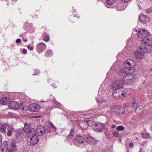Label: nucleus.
I'll return each instance as SVG.
<instances>
[{"label":"nucleus","mask_w":152,"mask_h":152,"mask_svg":"<svg viewBox=\"0 0 152 152\" xmlns=\"http://www.w3.org/2000/svg\"><path fill=\"white\" fill-rule=\"evenodd\" d=\"M126 69L123 68L122 70H120L119 72V74L121 77H123V80L124 83L131 84L135 80V76L133 75L128 74V72H126Z\"/></svg>","instance_id":"nucleus-1"},{"label":"nucleus","mask_w":152,"mask_h":152,"mask_svg":"<svg viewBox=\"0 0 152 152\" xmlns=\"http://www.w3.org/2000/svg\"><path fill=\"white\" fill-rule=\"evenodd\" d=\"M146 47L143 43L140 44L138 49L135 52L134 54L136 57L142 59L144 58V54L145 53H150L152 52V49H148L147 50Z\"/></svg>","instance_id":"nucleus-2"},{"label":"nucleus","mask_w":152,"mask_h":152,"mask_svg":"<svg viewBox=\"0 0 152 152\" xmlns=\"http://www.w3.org/2000/svg\"><path fill=\"white\" fill-rule=\"evenodd\" d=\"M124 82L122 80H115L112 84V88L113 90H121L122 89Z\"/></svg>","instance_id":"nucleus-3"},{"label":"nucleus","mask_w":152,"mask_h":152,"mask_svg":"<svg viewBox=\"0 0 152 152\" xmlns=\"http://www.w3.org/2000/svg\"><path fill=\"white\" fill-rule=\"evenodd\" d=\"M0 102L2 104H19L17 102L14 101L10 102V99L6 96L1 98L0 100Z\"/></svg>","instance_id":"nucleus-4"},{"label":"nucleus","mask_w":152,"mask_h":152,"mask_svg":"<svg viewBox=\"0 0 152 152\" xmlns=\"http://www.w3.org/2000/svg\"><path fill=\"white\" fill-rule=\"evenodd\" d=\"M86 135L84 134L82 132L81 134H77L75 137V140L76 142L79 144H82L85 140Z\"/></svg>","instance_id":"nucleus-5"},{"label":"nucleus","mask_w":152,"mask_h":152,"mask_svg":"<svg viewBox=\"0 0 152 152\" xmlns=\"http://www.w3.org/2000/svg\"><path fill=\"white\" fill-rule=\"evenodd\" d=\"M110 110L114 112L119 114L124 113L125 112V109L119 105H115L113 107H111Z\"/></svg>","instance_id":"nucleus-6"},{"label":"nucleus","mask_w":152,"mask_h":152,"mask_svg":"<svg viewBox=\"0 0 152 152\" xmlns=\"http://www.w3.org/2000/svg\"><path fill=\"white\" fill-rule=\"evenodd\" d=\"M101 92L102 89L101 87H100V88H99L98 91V96L99 98V99L97 98H96V100L98 103H102L103 102H104L106 100V99L104 98L106 97V94L103 95V96H102V95H101Z\"/></svg>","instance_id":"nucleus-7"},{"label":"nucleus","mask_w":152,"mask_h":152,"mask_svg":"<svg viewBox=\"0 0 152 152\" xmlns=\"http://www.w3.org/2000/svg\"><path fill=\"white\" fill-rule=\"evenodd\" d=\"M149 35V32L144 29H140L138 31L137 36L139 38H143Z\"/></svg>","instance_id":"nucleus-8"},{"label":"nucleus","mask_w":152,"mask_h":152,"mask_svg":"<svg viewBox=\"0 0 152 152\" xmlns=\"http://www.w3.org/2000/svg\"><path fill=\"white\" fill-rule=\"evenodd\" d=\"M104 124L99 123H95L93 126V129L95 131L100 132L102 131L104 128Z\"/></svg>","instance_id":"nucleus-9"},{"label":"nucleus","mask_w":152,"mask_h":152,"mask_svg":"<svg viewBox=\"0 0 152 152\" xmlns=\"http://www.w3.org/2000/svg\"><path fill=\"white\" fill-rule=\"evenodd\" d=\"M141 43H143L145 45L146 47V49H152V38H147L146 40L144 42H142Z\"/></svg>","instance_id":"nucleus-10"},{"label":"nucleus","mask_w":152,"mask_h":152,"mask_svg":"<svg viewBox=\"0 0 152 152\" xmlns=\"http://www.w3.org/2000/svg\"><path fill=\"white\" fill-rule=\"evenodd\" d=\"M113 92V96L114 98L117 99H119L123 96L124 94L123 92H120V90H114Z\"/></svg>","instance_id":"nucleus-11"},{"label":"nucleus","mask_w":152,"mask_h":152,"mask_svg":"<svg viewBox=\"0 0 152 152\" xmlns=\"http://www.w3.org/2000/svg\"><path fill=\"white\" fill-rule=\"evenodd\" d=\"M16 143L15 141L12 140L11 142L7 148V151L9 152H12L16 149Z\"/></svg>","instance_id":"nucleus-12"},{"label":"nucleus","mask_w":152,"mask_h":152,"mask_svg":"<svg viewBox=\"0 0 152 152\" xmlns=\"http://www.w3.org/2000/svg\"><path fill=\"white\" fill-rule=\"evenodd\" d=\"M46 48V45L42 43H40L38 44L36 47L37 51L39 53L42 52L45 50Z\"/></svg>","instance_id":"nucleus-13"},{"label":"nucleus","mask_w":152,"mask_h":152,"mask_svg":"<svg viewBox=\"0 0 152 152\" xmlns=\"http://www.w3.org/2000/svg\"><path fill=\"white\" fill-rule=\"evenodd\" d=\"M40 108L39 105H29L28 107L29 111L33 112L38 111Z\"/></svg>","instance_id":"nucleus-14"},{"label":"nucleus","mask_w":152,"mask_h":152,"mask_svg":"<svg viewBox=\"0 0 152 152\" xmlns=\"http://www.w3.org/2000/svg\"><path fill=\"white\" fill-rule=\"evenodd\" d=\"M139 18L140 21L142 23H145L149 21V18L147 15H144L143 14H141L139 16Z\"/></svg>","instance_id":"nucleus-15"},{"label":"nucleus","mask_w":152,"mask_h":152,"mask_svg":"<svg viewBox=\"0 0 152 152\" xmlns=\"http://www.w3.org/2000/svg\"><path fill=\"white\" fill-rule=\"evenodd\" d=\"M85 141L86 142L91 145L95 144L96 142L95 139L89 135H86Z\"/></svg>","instance_id":"nucleus-16"},{"label":"nucleus","mask_w":152,"mask_h":152,"mask_svg":"<svg viewBox=\"0 0 152 152\" xmlns=\"http://www.w3.org/2000/svg\"><path fill=\"white\" fill-rule=\"evenodd\" d=\"M37 131L39 136L43 135L45 132V128L42 125H40L37 126Z\"/></svg>","instance_id":"nucleus-17"},{"label":"nucleus","mask_w":152,"mask_h":152,"mask_svg":"<svg viewBox=\"0 0 152 152\" xmlns=\"http://www.w3.org/2000/svg\"><path fill=\"white\" fill-rule=\"evenodd\" d=\"M27 136L30 138L32 137L33 136H36V131L35 129H32L28 130L27 132Z\"/></svg>","instance_id":"nucleus-18"},{"label":"nucleus","mask_w":152,"mask_h":152,"mask_svg":"<svg viewBox=\"0 0 152 152\" xmlns=\"http://www.w3.org/2000/svg\"><path fill=\"white\" fill-rule=\"evenodd\" d=\"M38 137L37 136H33L30 140V144L31 146H34L36 145L38 141Z\"/></svg>","instance_id":"nucleus-19"},{"label":"nucleus","mask_w":152,"mask_h":152,"mask_svg":"<svg viewBox=\"0 0 152 152\" xmlns=\"http://www.w3.org/2000/svg\"><path fill=\"white\" fill-rule=\"evenodd\" d=\"M126 69V72H127L128 74L133 73L135 71V69L133 65H132L129 67H127Z\"/></svg>","instance_id":"nucleus-20"},{"label":"nucleus","mask_w":152,"mask_h":152,"mask_svg":"<svg viewBox=\"0 0 152 152\" xmlns=\"http://www.w3.org/2000/svg\"><path fill=\"white\" fill-rule=\"evenodd\" d=\"M6 126L5 124H0V131L3 133H5L6 129Z\"/></svg>","instance_id":"nucleus-21"},{"label":"nucleus","mask_w":152,"mask_h":152,"mask_svg":"<svg viewBox=\"0 0 152 152\" xmlns=\"http://www.w3.org/2000/svg\"><path fill=\"white\" fill-rule=\"evenodd\" d=\"M8 144L9 142H8L5 141L2 143L1 147L2 148H5V150L6 151L7 150Z\"/></svg>","instance_id":"nucleus-22"},{"label":"nucleus","mask_w":152,"mask_h":152,"mask_svg":"<svg viewBox=\"0 0 152 152\" xmlns=\"http://www.w3.org/2000/svg\"><path fill=\"white\" fill-rule=\"evenodd\" d=\"M124 68L126 69V68L127 67V66L128 67H129L132 65L127 60L125 61L124 63Z\"/></svg>","instance_id":"nucleus-23"},{"label":"nucleus","mask_w":152,"mask_h":152,"mask_svg":"<svg viewBox=\"0 0 152 152\" xmlns=\"http://www.w3.org/2000/svg\"><path fill=\"white\" fill-rule=\"evenodd\" d=\"M30 128V125L26 124H25V126L23 128V131L25 132H27L29 130Z\"/></svg>","instance_id":"nucleus-24"},{"label":"nucleus","mask_w":152,"mask_h":152,"mask_svg":"<svg viewBox=\"0 0 152 152\" xmlns=\"http://www.w3.org/2000/svg\"><path fill=\"white\" fill-rule=\"evenodd\" d=\"M9 107L12 109H18L20 108V105H8Z\"/></svg>","instance_id":"nucleus-25"},{"label":"nucleus","mask_w":152,"mask_h":152,"mask_svg":"<svg viewBox=\"0 0 152 152\" xmlns=\"http://www.w3.org/2000/svg\"><path fill=\"white\" fill-rule=\"evenodd\" d=\"M116 0H106L107 3L109 5H112L115 3Z\"/></svg>","instance_id":"nucleus-26"},{"label":"nucleus","mask_w":152,"mask_h":152,"mask_svg":"<svg viewBox=\"0 0 152 152\" xmlns=\"http://www.w3.org/2000/svg\"><path fill=\"white\" fill-rule=\"evenodd\" d=\"M13 128L12 127H11L10 128V129L7 132V135L8 136H10L12 135V132L13 131Z\"/></svg>","instance_id":"nucleus-27"},{"label":"nucleus","mask_w":152,"mask_h":152,"mask_svg":"<svg viewBox=\"0 0 152 152\" xmlns=\"http://www.w3.org/2000/svg\"><path fill=\"white\" fill-rule=\"evenodd\" d=\"M149 133L147 132L143 133L142 135L143 138L145 139H146L149 136Z\"/></svg>","instance_id":"nucleus-28"},{"label":"nucleus","mask_w":152,"mask_h":152,"mask_svg":"<svg viewBox=\"0 0 152 152\" xmlns=\"http://www.w3.org/2000/svg\"><path fill=\"white\" fill-rule=\"evenodd\" d=\"M116 129L118 131H122L124 130V128L123 126H119L117 127Z\"/></svg>","instance_id":"nucleus-29"},{"label":"nucleus","mask_w":152,"mask_h":152,"mask_svg":"<svg viewBox=\"0 0 152 152\" xmlns=\"http://www.w3.org/2000/svg\"><path fill=\"white\" fill-rule=\"evenodd\" d=\"M49 39V37L48 35H45L43 37V40L46 41L48 42Z\"/></svg>","instance_id":"nucleus-30"},{"label":"nucleus","mask_w":152,"mask_h":152,"mask_svg":"<svg viewBox=\"0 0 152 152\" xmlns=\"http://www.w3.org/2000/svg\"><path fill=\"white\" fill-rule=\"evenodd\" d=\"M141 105H137V106L136 107L135 111H139V110H141L140 108Z\"/></svg>","instance_id":"nucleus-31"},{"label":"nucleus","mask_w":152,"mask_h":152,"mask_svg":"<svg viewBox=\"0 0 152 152\" xmlns=\"http://www.w3.org/2000/svg\"><path fill=\"white\" fill-rule=\"evenodd\" d=\"M23 106V105H20V108L19 109H20L21 112H24L25 110Z\"/></svg>","instance_id":"nucleus-32"},{"label":"nucleus","mask_w":152,"mask_h":152,"mask_svg":"<svg viewBox=\"0 0 152 152\" xmlns=\"http://www.w3.org/2000/svg\"><path fill=\"white\" fill-rule=\"evenodd\" d=\"M73 131H74V129H72L70 130V134L69 135V136H71L72 137L73 136V134H74V133L73 132Z\"/></svg>","instance_id":"nucleus-33"},{"label":"nucleus","mask_w":152,"mask_h":152,"mask_svg":"<svg viewBox=\"0 0 152 152\" xmlns=\"http://www.w3.org/2000/svg\"><path fill=\"white\" fill-rule=\"evenodd\" d=\"M118 134H119L118 132L116 131V132H115L114 133V136L115 137H117L118 136Z\"/></svg>","instance_id":"nucleus-34"},{"label":"nucleus","mask_w":152,"mask_h":152,"mask_svg":"<svg viewBox=\"0 0 152 152\" xmlns=\"http://www.w3.org/2000/svg\"><path fill=\"white\" fill-rule=\"evenodd\" d=\"M90 121L89 119L88 118H86L84 119V122H86L87 124H88L89 122Z\"/></svg>","instance_id":"nucleus-35"},{"label":"nucleus","mask_w":152,"mask_h":152,"mask_svg":"<svg viewBox=\"0 0 152 152\" xmlns=\"http://www.w3.org/2000/svg\"><path fill=\"white\" fill-rule=\"evenodd\" d=\"M28 49L29 50L31 51H32L33 50V48L32 47H30V45H28Z\"/></svg>","instance_id":"nucleus-36"},{"label":"nucleus","mask_w":152,"mask_h":152,"mask_svg":"<svg viewBox=\"0 0 152 152\" xmlns=\"http://www.w3.org/2000/svg\"><path fill=\"white\" fill-rule=\"evenodd\" d=\"M50 125L54 130L56 129V127L53 125V123H51L50 124Z\"/></svg>","instance_id":"nucleus-37"},{"label":"nucleus","mask_w":152,"mask_h":152,"mask_svg":"<svg viewBox=\"0 0 152 152\" xmlns=\"http://www.w3.org/2000/svg\"><path fill=\"white\" fill-rule=\"evenodd\" d=\"M152 10L151 9L149 8L148 9L146 10V12L148 13H149L151 12Z\"/></svg>","instance_id":"nucleus-38"},{"label":"nucleus","mask_w":152,"mask_h":152,"mask_svg":"<svg viewBox=\"0 0 152 152\" xmlns=\"http://www.w3.org/2000/svg\"><path fill=\"white\" fill-rule=\"evenodd\" d=\"M134 145V144L132 143H130L129 144V147L130 148H132Z\"/></svg>","instance_id":"nucleus-39"},{"label":"nucleus","mask_w":152,"mask_h":152,"mask_svg":"<svg viewBox=\"0 0 152 152\" xmlns=\"http://www.w3.org/2000/svg\"><path fill=\"white\" fill-rule=\"evenodd\" d=\"M27 52V50L26 49H24L23 50L22 53L23 54H26Z\"/></svg>","instance_id":"nucleus-40"},{"label":"nucleus","mask_w":152,"mask_h":152,"mask_svg":"<svg viewBox=\"0 0 152 152\" xmlns=\"http://www.w3.org/2000/svg\"><path fill=\"white\" fill-rule=\"evenodd\" d=\"M5 150V148H2L1 147L0 148V151L1 152H4V151Z\"/></svg>","instance_id":"nucleus-41"},{"label":"nucleus","mask_w":152,"mask_h":152,"mask_svg":"<svg viewBox=\"0 0 152 152\" xmlns=\"http://www.w3.org/2000/svg\"><path fill=\"white\" fill-rule=\"evenodd\" d=\"M16 42L17 43H19L20 42V39H17L16 40Z\"/></svg>","instance_id":"nucleus-42"},{"label":"nucleus","mask_w":152,"mask_h":152,"mask_svg":"<svg viewBox=\"0 0 152 152\" xmlns=\"http://www.w3.org/2000/svg\"><path fill=\"white\" fill-rule=\"evenodd\" d=\"M132 103V104H138V103H137L136 101H134L133 102H132L130 104Z\"/></svg>","instance_id":"nucleus-43"},{"label":"nucleus","mask_w":152,"mask_h":152,"mask_svg":"<svg viewBox=\"0 0 152 152\" xmlns=\"http://www.w3.org/2000/svg\"><path fill=\"white\" fill-rule=\"evenodd\" d=\"M116 127V126L115 124H113L111 126V128L113 129L115 128Z\"/></svg>","instance_id":"nucleus-44"},{"label":"nucleus","mask_w":152,"mask_h":152,"mask_svg":"<svg viewBox=\"0 0 152 152\" xmlns=\"http://www.w3.org/2000/svg\"><path fill=\"white\" fill-rule=\"evenodd\" d=\"M130 0H122L124 2L127 3Z\"/></svg>","instance_id":"nucleus-45"},{"label":"nucleus","mask_w":152,"mask_h":152,"mask_svg":"<svg viewBox=\"0 0 152 152\" xmlns=\"http://www.w3.org/2000/svg\"><path fill=\"white\" fill-rule=\"evenodd\" d=\"M133 107L135 109V110L136 109V108L137 106V105H132Z\"/></svg>","instance_id":"nucleus-46"},{"label":"nucleus","mask_w":152,"mask_h":152,"mask_svg":"<svg viewBox=\"0 0 152 152\" xmlns=\"http://www.w3.org/2000/svg\"><path fill=\"white\" fill-rule=\"evenodd\" d=\"M23 39L24 42H26L27 41V39L26 38L25 39V38H23Z\"/></svg>","instance_id":"nucleus-47"},{"label":"nucleus","mask_w":152,"mask_h":152,"mask_svg":"<svg viewBox=\"0 0 152 152\" xmlns=\"http://www.w3.org/2000/svg\"><path fill=\"white\" fill-rule=\"evenodd\" d=\"M50 52H51V51L50 50H49L47 51V53L49 52L50 53Z\"/></svg>","instance_id":"nucleus-48"},{"label":"nucleus","mask_w":152,"mask_h":152,"mask_svg":"<svg viewBox=\"0 0 152 152\" xmlns=\"http://www.w3.org/2000/svg\"><path fill=\"white\" fill-rule=\"evenodd\" d=\"M134 31L135 32H137V30L136 29H135Z\"/></svg>","instance_id":"nucleus-49"},{"label":"nucleus","mask_w":152,"mask_h":152,"mask_svg":"<svg viewBox=\"0 0 152 152\" xmlns=\"http://www.w3.org/2000/svg\"><path fill=\"white\" fill-rule=\"evenodd\" d=\"M37 75V73H36L35 74H34L33 75Z\"/></svg>","instance_id":"nucleus-50"},{"label":"nucleus","mask_w":152,"mask_h":152,"mask_svg":"<svg viewBox=\"0 0 152 152\" xmlns=\"http://www.w3.org/2000/svg\"><path fill=\"white\" fill-rule=\"evenodd\" d=\"M1 138H0V142H1Z\"/></svg>","instance_id":"nucleus-51"},{"label":"nucleus","mask_w":152,"mask_h":152,"mask_svg":"<svg viewBox=\"0 0 152 152\" xmlns=\"http://www.w3.org/2000/svg\"><path fill=\"white\" fill-rule=\"evenodd\" d=\"M34 104H34H35V103H34V104Z\"/></svg>","instance_id":"nucleus-52"},{"label":"nucleus","mask_w":152,"mask_h":152,"mask_svg":"<svg viewBox=\"0 0 152 152\" xmlns=\"http://www.w3.org/2000/svg\"><path fill=\"white\" fill-rule=\"evenodd\" d=\"M51 129L50 128H49V130L50 131V130H51Z\"/></svg>","instance_id":"nucleus-53"},{"label":"nucleus","mask_w":152,"mask_h":152,"mask_svg":"<svg viewBox=\"0 0 152 152\" xmlns=\"http://www.w3.org/2000/svg\"><path fill=\"white\" fill-rule=\"evenodd\" d=\"M23 104V103H20V105Z\"/></svg>","instance_id":"nucleus-54"},{"label":"nucleus","mask_w":152,"mask_h":152,"mask_svg":"<svg viewBox=\"0 0 152 152\" xmlns=\"http://www.w3.org/2000/svg\"><path fill=\"white\" fill-rule=\"evenodd\" d=\"M57 104H59V103L58 102L57 103Z\"/></svg>","instance_id":"nucleus-55"},{"label":"nucleus","mask_w":152,"mask_h":152,"mask_svg":"<svg viewBox=\"0 0 152 152\" xmlns=\"http://www.w3.org/2000/svg\"><path fill=\"white\" fill-rule=\"evenodd\" d=\"M46 55L47 56H48L49 55V54H46Z\"/></svg>","instance_id":"nucleus-56"},{"label":"nucleus","mask_w":152,"mask_h":152,"mask_svg":"<svg viewBox=\"0 0 152 152\" xmlns=\"http://www.w3.org/2000/svg\"><path fill=\"white\" fill-rule=\"evenodd\" d=\"M41 102H43V101H42V100H41ZM43 102H44V101H43Z\"/></svg>","instance_id":"nucleus-57"}]
</instances>
